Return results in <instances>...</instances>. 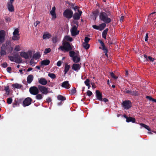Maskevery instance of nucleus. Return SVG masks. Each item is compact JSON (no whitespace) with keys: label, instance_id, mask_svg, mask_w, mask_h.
I'll use <instances>...</instances> for the list:
<instances>
[{"label":"nucleus","instance_id":"49530a36","mask_svg":"<svg viewBox=\"0 0 156 156\" xmlns=\"http://www.w3.org/2000/svg\"><path fill=\"white\" fill-rule=\"evenodd\" d=\"M19 102L16 101H15V102L13 104V107L14 108L16 106H19Z\"/></svg>","mask_w":156,"mask_h":156},{"label":"nucleus","instance_id":"13d9d810","mask_svg":"<svg viewBox=\"0 0 156 156\" xmlns=\"http://www.w3.org/2000/svg\"><path fill=\"white\" fill-rule=\"evenodd\" d=\"M10 60L12 62H13L15 60V58L12 56H8Z\"/></svg>","mask_w":156,"mask_h":156},{"label":"nucleus","instance_id":"20e7f679","mask_svg":"<svg viewBox=\"0 0 156 156\" xmlns=\"http://www.w3.org/2000/svg\"><path fill=\"white\" fill-rule=\"evenodd\" d=\"M122 105L125 109H128L132 106V104L131 101L129 100H125L123 101Z\"/></svg>","mask_w":156,"mask_h":156},{"label":"nucleus","instance_id":"e2e57ef3","mask_svg":"<svg viewBox=\"0 0 156 156\" xmlns=\"http://www.w3.org/2000/svg\"><path fill=\"white\" fill-rule=\"evenodd\" d=\"M98 11H94V12L93 13V16H98Z\"/></svg>","mask_w":156,"mask_h":156},{"label":"nucleus","instance_id":"423d86ee","mask_svg":"<svg viewBox=\"0 0 156 156\" xmlns=\"http://www.w3.org/2000/svg\"><path fill=\"white\" fill-rule=\"evenodd\" d=\"M133 90V89L132 90H129L127 88H126L124 92L126 94H129L132 96H138L139 94L138 91Z\"/></svg>","mask_w":156,"mask_h":156},{"label":"nucleus","instance_id":"0eeeda50","mask_svg":"<svg viewBox=\"0 0 156 156\" xmlns=\"http://www.w3.org/2000/svg\"><path fill=\"white\" fill-rule=\"evenodd\" d=\"M29 91L31 94L36 95L39 93V89L36 87H31L30 88Z\"/></svg>","mask_w":156,"mask_h":156},{"label":"nucleus","instance_id":"4be33fe9","mask_svg":"<svg viewBox=\"0 0 156 156\" xmlns=\"http://www.w3.org/2000/svg\"><path fill=\"white\" fill-rule=\"evenodd\" d=\"M70 67L69 65H68L67 64H66L65 66V69L64 70V75L65 76L67 72L69 71Z\"/></svg>","mask_w":156,"mask_h":156},{"label":"nucleus","instance_id":"09e8293b","mask_svg":"<svg viewBox=\"0 0 156 156\" xmlns=\"http://www.w3.org/2000/svg\"><path fill=\"white\" fill-rule=\"evenodd\" d=\"M90 40V38L87 37H85L84 39V42L85 43H88L89 41Z\"/></svg>","mask_w":156,"mask_h":156},{"label":"nucleus","instance_id":"a211bd4d","mask_svg":"<svg viewBox=\"0 0 156 156\" xmlns=\"http://www.w3.org/2000/svg\"><path fill=\"white\" fill-rule=\"evenodd\" d=\"M34 79V76L32 75H29L27 78V82L28 83H30Z\"/></svg>","mask_w":156,"mask_h":156},{"label":"nucleus","instance_id":"4d7b16f0","mask_svg":"<svg viewBox=\"0 0 156 156\" xmlns=\"http://www.w3.org/2000/svg\"><path fill=\"white\" fill-rule=\"evenodd\" d=\"M92 27L94 29L96 30H99L100 29V27L99 26H97L96 25H94L92 26Z\"/></svg>","mask_w":156,"mask_h":156},{"label":"nucleus","instance_id":"5701e85b","mask_svg":"<svg viewBox=\"0 0 156 156\" xmlns=\"http://www.w3.org/2000/svg\"><path fill=\"white\" fill-rule=\"evenodd\" d=\"M126 121L127 122H132L133 123H134L135 122L136 120L134 118L131 117H129L128 118H127V120H126Z\"/></svg>","mask_w":156,"mask_h":156},{"label":"nucleus","instance_id":"aec40b11","mask_svg":"<svg viewBox=\"0 0 156 156\" xmlns=\"http://www.w3.org/2000/svg\"><path fill=\"white\" fill-rule=\"evenodd\" d=\"M50 63V61L48 59L44 60L41 62V66H47Z\"/></svg>","mask_w":156,"mask_h":156},{"label":"nucleus","instance_id":"3c124183","mask_svg":"<svg viewBox=\"0 0 156 156\" xmlns=\"http://www.w3.org/2000/svg\"><path fill=\"white\" fill-rule=\"evenodd\" d=\"M76 92V90L75 88L73 89L71 91V94H73Z\"/></svg>","mask_w":156,"mask_h":156},{"label":"nucleus","instance_id":"9d476101","mask_svg":"<svg viewBox=\"0 0 156 156\" xmlns=\"http://www.w3.org/2000/svg\"><path fill=\"white\" fill-rule=\"evenodd\" d=\"M5 32L4 30L0 31V44L2 43L5 41Z\"/></svg>","mask_w":156,"mask_h":156},{"label":"nucleus","instance_id":"864d4df0","mask_svg":"<svg viewBox=\"0 0 156 156\" xmlns=\"http://www.w3.org/2000/svg\"><path fill=\"white\" fill-rule=\"evenodd\" d=\"M0 54L1 56L5 55L6 54V52L3 50H1L0 52Z\"/></svg>","mask_w":156,"mask_h":156},{"label":"nucleus","instance_id":"8fccbe9b","mask_svg":"<svg viewBox=\"0 0 156 156\" xmlns=\"http://www.w3.org/2000/svg\"><path fill=\"white\" fill-rule=\"evenodd\" d=\"M84 83L86 86L89 85L90 84V80L89 79H87L84 81Z\"/></svg>","mask_w":156,"mask_h":156},{"label":"nucleus","instance_id":"4468645a","mask_svg":"<svg viewBox=\"0 0 156 156\" xmlns=\"http://www.w3.org/2000/svg\"><path fill=\"white\" fill-rule=\"evenodd\" d=\"M61 86L66 89H69L70 87V85L68 81H65L62 83Z\"/></svg>","mask_w":156,"mask_h":156},{"label":"nucleus","instance_id":"b1692460","mask_svg":"<svg viewBox=\"0 0 156 156\" xmlns=\"http://www.w3.org/2000/svg\"><path fill=\"white\" fill-rule=\"evenodd\" d=\"M41 56L40 52H37L34 55L33 57L35 59L37 60L39 59L41 57Z\"/></svg>","mask_w":156,"mask_h":156},{"label":"nucleus","instance_id":"c9c22d12","mask_svg":"<svg viewBox=\"0 0 156 156\" xmlns=\"http://www.w3.org/2000/svg\"><path fill=\"white\" fill-rule=\"evenodd\" d=\"M83 46L85 49H88L89 48L90 45L88 43H83Z\"/></svg>","mask_w":156,"mask_h":156},{"label":"nucleus","instance_id":"c03bdc74","mask_svg":"<svg viewBox=\"0 0 156 156\" xmlns=\"http://www.w3.org/2000/svg\"><path fill=\"white\" fill-rule=\"evenodd\" d=\"M65 39L67 41H72L73 40L72 38L69 36H66L65 37Z\"/></svg>","mask_w":156,"mask_h":156},{"label":"nucleus","instance_id":"a18cd8bd","mask_svg":"<svg viewBox=\"0 0 156 156\" xmlns=\"http://www.w3.org/2000/svg\"><path fill=\"white\" fill-rule=\"evenodd\" d=\"M108 43L109 44H114L113 40H111L110 37H108Z\"/></svg>","mask_w":156,"mask_h":156},{"label":"nucleus","instance_id":"7c9ffc66","mask_svg":"<svg viewBox=\"0 0 156 156\" xmlns=\"http://www.w3.org/2000/svg\"><path fill=\"white\" fill-rule=\"evenodd\" d=\"M140 125L142 126V127H144L147 130H148L149 131H151V129L149 127L147 126V125H146V124H143V123H140Z\"/></svg>","mask_w":156,"mask_h":156},{"label":"nucleus","instance_id":"39448f33","mask_svg":"<svg viewBox=\"0 0 156 156\" xmlns=\"http://www.w3.org/2000/svg\"><path fill=\"white\" fill-rule=\"evenodd\" d=\"M20 55L21 57L27 59L32 57V54L31 51H29L27 52L21 51L20 52Z\"/></svg>","mask_w":156,"mask_h":156},{"label":"nucleus","instance_id":"f704fd0d","mask_svg":"<svg viewBox=\"0 0 156 156\" xmlns=\"http://www.w3.org/2000/svg\"><path fill=\"white\" fill-rule=\"evenodd\" d=\"M69 56L70 57H72L73 58L76 55V53L74 51H70L69 52Z\"/></svg>","mask_w":156,"mask_h":156},{"label":"nucleus","instance_id":"1a4fd4ad","mask_svg":"<svg viewBox=\"0 0 156 156\" xmlns=\"http://www.w3.org/2000/svg\"><path fill=\"white\" fill-rule=\"evenodd\" d=\"M39 90L43 94H48V89L46 87L41 85H39L38 86Z\"/></svg>","mask_w":156,"mask_h":156},{"label":"nucleus","instance_id":"58836bf2","mask_svg":"<svg viewBox=\"0 0 156 156\" xmlns=\"http://www.w3.org/2000/svg\"><path fill=\"white\" fill-rule=\"evenodd\" d=\"M52 41L54 44L56 43L57 41V37L56 36L53 37L52 38Z\"/></svg>","mask_w":156,"mask_h":156},{"label":"nucleus","instance_id":"f257e3e1","mask_svg":"<svg viewBox=\"0 0 156 156\" xmlns=\"http://www.w3.org/2000/svg\"><path fill=\"white\" fill-rule=\"evenodd\" d=\"M100 20L106 23H108L112 22V20L108 17V15L105 12H101L99 14Z\"/></svg>","mask_w":156,"mask_h":156},{"label":"nucleus","instance_id":"ddd939ff","mask_svg":"<svg viewBox=\"0 0 156 156\" xmlns=\"http://www.w3.org/2000/svg\"><path fill=\"white\" fill-rule=\"evenodd\" d=\"M81 66L79 64H73L72 66V69L74 71H78L80 69Z\"/></svg>","mask_w":156,"mask_h":156},{"label":"nucleus","instance_id":"4c0bfd02","mask_svg":"<svg viewBox=\"0 0 156 156\" xmlns=\"http://www.w3.org/2000/svg\"><path fill=\"white\" fill-rule=\"evenodd\" d=\"M48 76L52 79H54L56 78L55 74L53 73H49Z\"/></svg>","mask_w":156,"mask_h":156},{"label":"nucleus","instance_id":"f3484780","mask_svg":"<svg viewBox=\"0 0 156 156\" xmlns=\"http://www.w3.org/2000/svg\"><path fill=\"white\" fill-rule=\"evenodd\" d=\"M80 16L79 15L78 13L76 12L73 14V19L75 20H78L80 19Z\"/></svg>","mask_w":156,"mask_h":156},{"label":"nucleus","instance_id":"338daca9","mask_svg":"<svg viewBox=\"0 0 156 156\" xmlns=\"http://www.w3.org/2000/svg\"><path fill=\"white\" fill-rule=\"evenodd\" d=\"M77 20H74V21H73V23L74 24H75L76 25H77V27H78V25H79V23L77 21Z\"/></svg>","mask_w":156,"mask_h":156},{"label":"nucleus","instance_id":"2f4dec72","mask_svg":"<svg viewBox=\"0 0 156 156\" xmlns=\"http://www.w3.org/2000/svg\"><path fill=\"white\" fill-rule=\"evenodd\" d=\"M57 98L58 100L61 101H64L66 100V98L65 97L60 95H58Z\"/></svg>","mask_w":156,"mask_h":156},{"label":"nucleus","instance_id":"603ef678","mask_svg":"<svg viewBox=\"0 0 156 156\" xmlns=\"http://www.w3.org/2000/svg\"><path fill=\"white\" fill-rule=\"evenodd\" d=\"M103 51H104V53H105V55L107 57H108V50L107 48H105L103 50Z\"/></svg>","mask_w":156,"mask_h":156},{"label":"nucleus","instance_id":"37998d69","mask_svg":"<svg viewBox=\"0 0 156 156\" xmlns=\"http://www.w3.org/2000/svg\"><path fill=\"white\" fill-rule=\"evenodd\" d=\"M12 98H9L7 99V103L9 104H11L12 103Z\"/></svg>","mask_w":156,"mask_h":156},{"label":"nucleus","instance_id":"473e14b6","mask_svg":"<svg viewBox=\"0 0 156 156\" xmlns=\"http://www.w3.org/2000/svg\"><path fill=\"white\" fill-rule=\"evenodd\" d=\"M106 26V24L105 23H102L100 25L99 27H100V30H102L104 29L105 27Z\"/></svg>","mask_w":156,"mask_h":156},{"label":"nucleus","instance_id":"680f3d73","mask_svg":"<svg viewBox=\"0 0 156 156\" xmlns=\"http://www.w3.org/2000/svg\"><path fill=\"white\" fill-rule=\"evenodd\" d=\"M7 71L9 73H11V70H12L11 68L10 67H8L7 68Z\"/></svg>","mask_w":156,"mask_h":156},{"label":"nucleus","instance_id":"bb28decb","mask_svg":"<svg viewBox=\"0 0 156 156\" xmlns=\"http://www.w3.org/2000/svg\"><path fill=\"white\" fill-rule=\"evenodd\" d=\"M80 57H78L77 55L75 56L73 58V62L75 63H78L80 62Z\"/></svg>","mask_w":156,"mask_h":156},{"label":"nucleus","instance_id":"c85d7f7f","mask_svg":"<svg viewBox=\"0 0 156 156\" xmlns=\"http://www.w3.org/2000/svg\"><path fill=\"white\" fill-rule=\"evenodd\" d=\"M12 86L13 87H14L16 88L17 89H20L23 87L22 85L20 84L17 83H16L13 84L12 85Z\"/></svg>","mask_w":156,"mask_h":156},{"label":"nucleus","instance_id":"e433bc0d","mask_svg":"<svg viewBox=\"0 0 156 156\" xmlns=\"http://www.w3.org/2000/svg\"><path fill=\"white\" fill-rule=\"evenodd\" d=\"M36 95V98L38 100H41L43 97V96L41 94H37Z\"/></svg>","mask_w":156,"mask_h":156},{"label":"nucleus","instance_id":"412c9836","mask_svg":"<svg viewBox=\"0 0 156 156\" xmlns=\"http://www.w3.org/2000/svg\"><path fill=\"white\" fill-rule=\"evenodd\" d=\"M51 37V35L50 33H44L43 36V38L44 39H49Z\"/></svg>","mask_w":156,"mask_h":156},{"label":"nucleus","instance_id":"de8ad7c7","mask_svg":"<svg viewBox=\"0 0 156 156\" xmlns=\"http://www.w3.org/2000/svg\"><path fill=\"white\" fill-rule=\"evenodd\" d=\"M51 51V49L50 48H46L44 50V53L45 54H47L50 52Z\"/></svg>","mask_w":156,"mask_h":156},{"label":"nucleus","instance_id":"cd10ccee","mask_svg":"<svg viewBox=\"0 0 156 156\" xmlns=\"http://www.w3.org/2000/svg\"><path fill=\"white\" fill-rule=\"evenodd\" d=\"M108 30V29L106 28L105 29V30H104L102 33V37L105 39H106V35L107 33V32Z\"/></svg>","mask_w":156,"mask_h":156},{"label":"nucleus","instance_id":"bf43d9fd","mask_svg":"<svg viewBox=\"0 0 156 156\" xmlns=\"http://www.w3.org/2000/svg\"><path fill=\"white\" fill-rule=\"evenodd\" d=\"M14 50L16 51H19L20 50V48L19 45L15 47Z\"/></svg>","mask_w":156,"mask_h":156},{"label":"nucleus","instance_id":"79ce46f5","mask_svg":"<svg viewBox=\"0 0 156 156\" xmlns=\"http://www.w3.org/2000/svg\"><path fill=\"white\" fill-rule=\"evenodd\" d=\"M68 3L69 5H70V7L73 9L74 10H75V8H74L75 6L76 5H75L74 4H73L72 3H70V2H68Z\"/></svg>","mask_w":156,"mask_h":156},{"label":"nucleus","instance_id":"6ab92c4d","mask_svg":"<svg viewBox=\"0 0 156 156\" xmlns=\"http://www.w3.org/2000/svg\"><path fill=\"white\" fill-rule=\"evenodd\" d=\"M7 7L8 10L10 12H13L14 11V8L12 4L7 3Z\"/></svg>","mask_w":156,"mask_h":156},{"label":"nucleus","instance_id":"393cba45","mask_svg":"<svg viewBox=\"0 0 156 156\" xmlns=\"http://www.w3.org/2000/svg\"><path fill=\"white\" fill-rule=\"evenodd\" d=\"M144 57L146 59L147 61L150 60V61L153 62L154 60V58H152L150 56H147L146 55H144Z\"/></svg>","mask_w":156,"mask_h":156},{"label":"nucleus","instance_id":"9b49d317","mask_svg":"<svg viewBox=\"0 0 156 156\" xmlns=\"http://www.w3.org/2000/svg\"><path fill=\"white\" fill-rule=\"evenodd\" d=\"M77 27L74 25L71 30V35L72 36H75L79 34V31H78L77 32Z\"/></svg>","mask_w":156,"mask_h":156},{"label":"nucleus","instance_id":"052dcab7","mask_svg":"<svg viewBox=\"0 0 156 156\" xmlns=\"http://www.w3.org/2000/svg\"><path fill=\"white\" fill-rule=\"evenodd\" d=\"M5 90L6 91L7 93H8V94L9 93V86H7L5 87Z\"/></svg>","mask_w":156,"mask_h":156},{"label":"nucleus","instance_id":"0e129e2a","mask_svg":"<svg viewBox=\"0 0 156 156\" xmlns=\"http://www.w3.org/2000/svg\"><path fill=\"white\" fill-rule=\"evenodd\" d=\"M40 23V21H36L35 23H34V25L35 27H36L37 25H38V24Z\"/></svg>","mask_w":156,"mask_h":156},{"label":"nucleus","instance_id":"a878e982","mask_svg":"<svg viewBox=\"0 0 156 156\" xmlns=\"http://www.w3.org/2000/svg\"><path fill=\"white\" fill-rule=\"evenodd\" d=\"M98 41L101 44V45L102 47H99V48L100 49H101L102 50H103V49H104L107 48L106 47H105V45L104 44V43L101 40H99Z\"/></svg>","mask_w":156,"mask_h":156},{"label":"nucleus","instance_id":"69168bd1","mask_svg":"<svg viewBox=\"0 0 156 156\" xmlns=\"http://www.w3.org/2000/svg\"><path fill=\"white\" fill-rule=\"evenodd\" d=\"M62 64V62L61 61H58L57 63V65L58 66H60Z\"/></svg>","mask_w":156,"mask_h":156},{"label":"nucleus","instance_id":"72a5a7b5","mask_svg":"<svg viewBox=\"0 0 156 156\" xmlns=\"http://www.w3.org/2000/svg\"><path fill=\"white\" fill-rule=\"evenodd\" d=\"M22 59L20 57H16L15 62L17 63H19L22 62Z\"/></svg>","mask_w":156,"mask_h":156},{"label":"nucleus","instance_id":"dca6fc26","mask_svg":"<svg viewBox=\"0 0 156 156\" xmlns=\"http://www.w3.org/2000/svg\"><path fill=\"white\" fill-rule=\"evenodd\" d=\"M38 82L42 85H45L47 83V80L44 78H41L38 81Z\"/></svg>","mask_w":156,"mask_h":156},{"label":"nucleus","instance_id":"6e6552de","mask_svg":"<svg viewBox=\"0 0 156 156\" xmlns=\"http://www.w3.org/2000/svg\"><path fill=\"white\" fill-rule=\"evenodd\" d=\"M32 101V99L30 97L26 98L23 102V106L24 107L30 105Z\"/></svg>","mask_w":156,"mask_h":156},{"label":"nucleus","instance_id":"c756f323","mask_svg":"<svg viewBox=\"0 0 156 156\" xmlns=\"http://www.w3.org/2000/svg\"><path fill=\"white\" fill-rule=\"evenodd\" d=\"M20 38V34L15 35L13 36L12 37V39L13 40L18 41L19 40Z\"/></svg>","mask_w":156,"mask_h":156},{"label":"nucleus","instance_id":"a19ab883","mask_svg":"<svg viewBox=\"0 0 156 156\" xmlns=\"http://www.w3.org/2000/svg\"><path fill=\"white\" fill-rule=\"evenodd\" d=\"M110 74L111 77L114 79L116 80L118 78V77L115 76L114 74L112 72L110 73Z\"/></svg>","mask_w":156,"mask_h":156},{"label":"nucleus","instance_id":"f03ea898","mask_svg":"<svg viewBox=\"0 0 156 156\" xmlns=\"http://www.w3.org/2000/svg\"><path fill=\"white\" fill-rule=\"evenodd\" d=\"M63 46H60L58 49H60L61 51L68 52L72 49V47L70 43L68 42H63L62 43Z\"/></svg>","mask_w":156,"mask_h":156},{"label":"nucleus","instance_id":"2eb2a0df","mask_svg":"<svg viewBox=\"0 0 156 156\" xmlns=\"http://www.w3.org/2000/svg\"><path fill=\"white\" fill-rule=\"evenodd\" d=\"M56 8L55 6L52 7V10L50 12V13L53 18L55 19L56 17V14L55 12Z\"/></svg>","mask_w":156,"mask_h":156},{"label":"nucleus","instance_id":"6e6d98bb","mask_svg":"<svg viewBox=\"0 0 156 156\" xmlns=\"http://www.w3.org/2000/svg\"><path fill=\"white\" fill-rule=\"evenodd\" d=\"M2 66L3 68H6L8 66V65L6 62H4L2 64Z\"/></svg>","mask_w":156,"mask_h":156},{"label":"nucleus","instance_id":"5fc2aeb1","mask_svg":"<svg viewBox=\"0 0 156 156\" xmlns=\"http://www.w3.org/2000/svg\"><path fill=\"white\" fill-rule=\"evenodd\" d=\"M87 94L89 96H90L92 94V93L89 90H88L87 92Z\"/></svg>","mask_w":156,"mask_h":156},{"label":"nucleus","instance_id":"7ed1b4c3","mask_svg":"<svg viewBox=\"0 0 156 156\" xmlns=\"http://www.w3.org/2000/svg\"><path fill=\"white\" fill-rule=\"evenodd\" d=\"M73 11L71 9H67L63 12V15L64 17L69 20L73 16Z\"/></svg>","mask_w":156,"mask_h":156},{"label":"nucleus","instance_id":"ea45409f","mask_svg":"<svg viewBox=\"0 0 156 156\" xmlns=\"http://www.w3.org/2000/svg\"><path fill=\"white\" fill-rule=\"evenodd\" d=\"M19 31L18 28H16L15 29L14 32L13 33V35H15L20 34H19Z\"/></svg>","mask_w":156,"mask_h":156},{"label":"nucleus","instance_id":"774afa93","mask_svg":"<svg viewBox=\"0 0 156 156\" xmlns=\"http://www.w3.org/2000/svg\"><path fill=\"white\" fill-rule=\"evenodd\" d=\"M148 33H147L146 34V36H145V41H147L148 40Z\"/></svg>","mask_w":156,"mask_h":156},{"label":"nucleus","instance_id":"f8f14e48","mask_svg":"<svg viewBox=\"0 0 156 156\" xmlns=\"http://www.w3.org/2000/svg\"><path fill=\"white\" fill-rule=\"evenodd\" d=\"M96 97L98 100L100 101H102V93L99 90L96 91Z\"/></svg>","mask_w":156,"mask_h":156}]
</instances>
